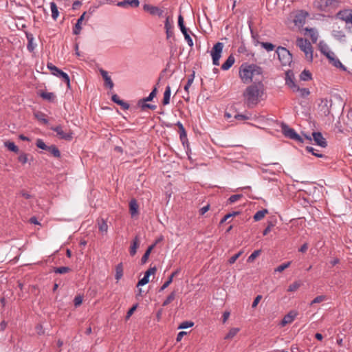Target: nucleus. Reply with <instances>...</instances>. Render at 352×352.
<instances>
[{
  "mask_svg": "<svg viewBox=\"0 0 352 352\" xmlns=\"http://www.w3.org/2000/svg\"><path fill=\"white\" fill-rule=\"evenodd\" d=\"M312 135L317 145L322 148H326L327 146V142L320 132H314Z\"/></svg>",
  "mask_w": 352,
  "mask_h": 352,
  "instance_id": "4468645a",
  "label": "nucleus"
},
{
  "mask_svg": "<svg viewBox=\"0 0 352 352\" xmlns=\"http://www.w3.org/2000/svg\"><path fill=\"white\" fill-rule=\"evenodd\" d=\"M38 95L41 96L43 100L50 102H54L56 99V96L53 92H48L47 91L41 90L38 92Z\"/></svg>",
  "mask_w": 352,
  "mask_h": 352,
  "instance_id": "dca6fc26",
  "label": "nucleus"
},
{
  "mask_svg": "<svg viewBox=\"0 0 352 352\" xmlns=\"http://www.w3.org/2000/svg\"><path fill=\"white\" fill-rule=\"evenodd\" d=\"M4 145L8 150L14 153H19V148L13 142H6Z\"/></svg>",
  "mask_w": 352,
  "mask_h": 352,
  "instance_id": "58836bf2",
  "label": "nucleus"
},
{
  "mask_svg": "<svg viewBox=\"0 0 352 352\" xmlns=\"http://www.w3.org/2000/svg\"><path fill=\"white\" fill-rule=\"evenodd\" d=\"M175 296L176 294L175 292H171L166 298V299L164 301L163 306H166L169 303H170L175 299Z\"/></svg>",
  "mask_w": 352,
  "mask_h": 352,
  "instance_id": "603ef678",
  "label": "nucleus"
},
{
  "mask_svg": "<svg viewBox=\"0 0 352 352\" xmlns=\"http://www.w3.org/2000/svg\"><path fill=\"white\" fill-rule=\"evenodd\" d=\"M51 129L55 131L60 139L70 141L73 138V133L70 130L65 131L61 126L52 127Z\"/></svg>",
  "mask_w": 352,
  "mask_h": 352,
  "instance_id": "1a4fd4ad",
  "label": "nucleus"
},
{
  "mask_svg": "<svg viewBox=\"0 0 352 352\" xmlns=\"http://www.w3.org/2000/svg\"><path fill=\"white\" fill-rule=\"evenodd\" d=\"M108 230V226L105 221L102 220L99 224V230L102 232H107Z\"/></svg>",
  "mask_w": 352,
  "mask_h": 352,
  "instance_id": "680f3d73",
  "label": "nucleus"
},
{
  "mask_svg": "<svg viewBox=\"0 0 352 352\" xmlns=\"http://www.w3.org/2000/svg\"><path fill=\"white\" fill-rule=\"evenodd\" d=\"M157 91V87H154V89L149 94L148 96L142 98L138 101L135 108L141 109L142 110H144L145 109H156V105L148 103V102L152 101L153 99L156 96Z\"/></svg>",
  "mask_w": 352,
  "mask_h": 352,
  "instance_id": "7ed1b4c3",
  "label": "nucleus"
},
{
  "mask_svg": "<svg viewBox=\"0 0 352 352\" xmlns=\"http://www.w3.org/2000/svg\"><path fill=\"white\" fill-rule=\"evenodd\" d=\"M248 108H254L264 99L265 87L262 82H254L247 87L244 93Z\"/></svg>",
  "mask_w": 352,
  "mask_h": 352,
  "instance_id": "f257e3e1",
  "label": "nucleus"
},
{
  "mask_svg": "<svg viewBox=\"0 0 352 352\" xmlns=\"http://www.w3.org/2000/svg\"><path fill=\"white\" fill-rule=\"evenodd\" d=\"M306 150L311 153L312 155H315L316 157H323V155L317 152L316 151V149L314 148H313L312 146H307L306 147Z\"/></svg>",
  "mask_w": 352,
  "mask_h": 352,
  "instance_id": "13d9d810",
  "label": "nucleus"
},
{
  "mask_svg": "<svg viewBox=\"0 0 352 352\" xmlns=\"http://www.w3.org/2000/svg\"><path fill=\"white\" fill-rule=\"evenodd\" d=\"M123 276V265L122 263H120L118 264L116 267V274L115 278L117 281L120 280Z\"/></svg>",
  "mask_w": 352,
  "mask_h": 352,
  "instance_id": "c85d7f7f",
  "label": "nucleus"
},
{
  "mask_svg": "<svg viewBox=\"0 0 352 352\" xmlns=\"http://www.w3.org/2000/svg\"><path fill=\"white\" fill-rule=\"evenodd\" d=\"M140 5L139 0H124L122 1H119L117 3V6L122 8H126L127 6H130L132 8H137Z\"/></svg>",
  "mask_w": 352,
  "mask_h": 352,
  "instance_id": "f3484780",
  "label": "nucleus"
},
{
  "mask_svg": "<svg viewBox=\"0 0 352 352\" xmlns=\"http://www.w3.org/2000/svg\"><path fill=\"white\" fill-rule=\"evenodd\" d=\"M268 212L267 209H263L257 211L254 215V219L255 221H258L264 218L265 215Z\"/></svg>",
  "mask_w": 352,
  "mask_h": 352,
  "instance_id": "f704fd0d",
  "label": "nucleus"
},
{
  "mask_svg": "<svg viewBox=\"0 0 352 352\" xmlns=\"http://www.w3.org/2000/svg\"><path fill=\"white\" fill-rule=\"evenodd\" d=\"M241 254V252H239L237 254H235L234 255L231 256L228 261L229 263L233 264L234 263H235V261L237 260V258L240 256Z\"/></svg>",
  "mask_w": 352,
  "mask_h": 352,
  "instance_id": "774afa93",
  "label": "nucleus"
},
{
  "mask_svg": "<svg viewBox=\"0 0 352 352\" xmlns=\"http://www.w3.org/2000/svg\"><path fill=\"white\" fill-rule=\"evenodd\" d=\"M225 117L228 119L232 117V115L228 112L226 111ZM233 117L235 120L241 122H245L246 120H252L254 119L255 116H253L251 111H243L241 113H234Z\"/></svg>",
  "mask_w": 352,
  "mask_h": 352,
  "instance_id": "6e6552de",
  "label": "nucleus"
},
{
  "mask_svg": "<svg viewBox=\"0 0 352 352\" xmlns=\"http://www.w3.org/2000/svg\"><path fill=\"white\" fill-rule=\"evenodd\" d=\"M235 58L232 54H230L227 60L222 64L221 65V69L222 70H228L229 69L232 65L234 63Z\"/></svg>",
  "mask_w": 352,
  "mask_h": 352,
  "instance_id": "4be33fe9",
  "label": "nucleus"
},
{
  "mask_svg": "<svg viewBox=\"0 0 352 352\" xmlns=\"http://www.w3.org/2000/svg\"><path fill=\"white\" fill-rule=\"evenodd\" d=\"M300 79L303 81H307L311 79V74L308 70H303L300 74Z\"/></svg>",
  "mask_w": 352,
  "mask_h": 352,
  "instance_id": "a19ab883",
  "label": "nucleus"
},
{
  "mask_svg": "<svg viewBox=\"0 0 352 352\" xmlns=\"http://www.w3.org/2000/svg\"><path fill=\"white\" fill-rule=\"evenodd\" d=\"M298 316V312L295 310L290 311L286 314L280 322V325L285 327L287 324L292 323Z\"/></svg>",
  "mask_w": 352,
  "mask_h": 352,
  "instance_id": "ddd939ff",
  "label": "nucleus"
},
{
  "mask_svg": "<svg viewBox=\"0 0 352 352\" xmlns=\"http://www.w3.org/2000/svg\"><path fill=\"white\" fill-rule=\"evenodd\" d=\"M53 156L56 157H60V152L55 145H51L48 146L47 149Z\"/></svg>",
  "mask_w": 352,
  "mask_h": 352,
  "instance_id": "c9c22d12",
  "label": "nucleus"
},
{
  "mask_svg": "<svg viewBox=\"0 0 352 352\" xmlns=\"http://www.w3.org/2000/svg\"><path fill=\"white\" fill-rule=\"evenodd\" d=\"M140 241L138 236H135L131 242L130 247V254L134 256L137 252V249L139 247Z\"/></svg>",
  "mask_w": 352,
  "mask_h": 352,
  "instance_id": "393cba45",
  "label": "nucleus"
},
{
  "mask_svg": "<svg viewBox=\"0 0 352 352\" xmlns=\"http://www.w3.org/2000/svg\"><path fill=\"white\" fill-rule=\"evenodd\" d=\"M280 128L282 133L285 137L300 142H303L302 138L294 131V129L290 128L287 124L281 123Z\"/></svg>",
  "mask_w": 352,
  "mask_h": 352,
  "instance_id": "423d86ee",
  "label": "nucleus"
},
{
  "mask_svg": "<svg viewBox=\"0 0 352 352\" xmlns=\"http://www.w3.org/2000/svg\"><path fill=\"white\" fill-rule=\"evenodd\" d=\"M308 16V12L300 10L298 12L294 18V23L298 27H302L305 23L306 18Z\"/></svg>",
  "mask_w": 352,
  "mask_h": 352,
  "instance_id": "9d476101",
  "label": "nucleus"
},
{
  "mask_svg": "<svg viewBox=\"0 0 352 352\" xmlns=\"http://www.w3.org/2000/svg\"><path fill=\"white\" fill-rule=\"evenodd\" d=\"M27 38H28L27 49L28 50L29 52H32L34 50L36 45L34 44V43H33L34 38L32 34L28 35Z\"/></svg>",
  "mask_w": 352,
  "mask_h": 352,
  "instance_id": "72a5a7b5",
  "label": "nucleus"
},
{
  "mask_svg": "<svg viewBox=\"0 0 352 352\" xmlns=\"http://www.w3.org/2000/svg\"><path fill=\"white\" fill-rule=\"evenodd\" d=\"M193 325H194V322L192 321H184L179 325L178 329H184L190 328V327H193Z\"/></svg>",
  "mask_w": 352,
  "mask_h": 352,
  "instance_id": "8fccbe9b",
  "label": "nucleus"
},
{
  "mask_svg": "<svg viewBox=\"0 0 352 352\" xmlns=\"http://www.w3.org/2000/svg\"><path fill=\"white\" fill-rule=\"evenodd\" d=\"M35 117L43 124H46L48 120L45 118V116L42 111H36L34 114Z\"/></svg>",
  "mask_w": 352,
  "mask_h": 352,
  "instance_id": "79ce46f5",
  "label": "nucleus"
},
{
  "mask_svg": "<svg viewBox=\"0 0 352 352\" xmlns=\"http://www.w3.org/2000/svg\"><path fill=\"white\" fill-rule=\"evenodd\" d=\"M177 125L179 127L180 139L182 141H184V140L186 139V137H187L185 129H184L183 124L180 122H178L177 123Z\"/></svg>",
  "mask_w": 352,
  "mask_h": 352,
  "instance_id": "ea45409f",
  "label": "nucleus"
},
{
  "mask_svg": "<svg viewBox=\"0 0 352 352\" xmlns=\"http://www.w3.org/2000/svg\"><path fill=\"white\" fill-rule=\"evenodd\" d=\"M292 90L294 92H299L300 95L302 97L307 96L310 94L309 90L307 88H300L297 85L296 86V88H294Z\"/></svg>",
  "mask_w": 352,
  "mask_h": 352,
  "instance_id": "e433bc0d",
  "label": "nucleus"
},
{
  "mask_svg": "<svg viewBox=\"0 0 352 352\" xmlns=\"http://www.w3.org/2000/svg\"><path fill=\"white\" fill-rule=\"evenodd\" d=\"M36 145L38 148L43 150H47L48 148V146H47L41 139H38L36 140Z\"/></svg>",
  "mask_w": 352,
  "mask_h": 352,
  "instance_id": "bf43d9fd",
  "label": "nucleus"
},
{
  "mask_svg": "<svg viewBox=\"0 0 352 352\" xmlns=\"http://www.w3.org/2000/svg\"><path fill=\"white\" fill-rule=\"evenodd\" d=\"M263 69L255 64L243 63L239 69V76L244 83L250 82L253 78L258 76L255 80L262 82Z\"/></svg>",
  "mask_w": 352,
  "mask_h": 352,
  "instance_id": "f03ea898",
  "label": "nucleus"
},
{
  "mask_svg": "<svg viewBox=\"0 0 352 352\" xmlns=\"http://www.w3.org/2000/svg\"><path fill=\"white\" fill-rule=\"evenodd\" d=\"M180 30H181L182 33L183 34L184 38L186 41L188 45L190 47H192L193 46V41L188 33L189 30L186 28H185L184 30L182 29Z\"/></svg>",
  "mask_w": 352,
  "mask_h": 352,
  "instance_id": "c756f323",
  "label": "nucleus"
},
{
  "mask_svg": "<svg viewBox=\"0 0 352 352\" xmlns=\"http://www.w3.org/2000/svg\"><path fill=\"white\" fill-rule=\"evenodd\" d=\"M138 204L135 199H133L129 202V211L132 217L138 214Z\"/></svg>",
  "mask_w": 352,
  "mask_h": 352,
  "instance_id": "6ab92c4d",
  "label": "nucleus"
},
{
  "mask_svg": "<svg viewBox=\"0 0 352 352\" xmlns=\"http://www.w3.org/2000/svg\"><path fill=\"white\" fill-rule=\"evenodd\" d=\"M157 271V267L155 266L150 267L148 270H146L144 273L145 276H148V278L150 276L154 274Z\"/></svg>",
  "mask_w": 352,
  "mask_h": 352,
  "instance_id": "0e129e2a",
  "label": "nucleus"
},
{
  "mask_svg": "<svg viewBox=\"0 0 352 352\" xmlns=\"http://www.w3.org/2000/svg\"><path fill=\"white\" fill-rule=\"evenodd\" d=\"M138 304L134 305L126 313V318L129 319L138 307Z\"/></svg>",
  "mask_w": 352,
  "mask_h": 352,
  "instance_id": "69168bd1",
  "label": "nucleus"
},
{
  "mask_svg": "<svg viewBox=\"0 0 352 352\" xmlns=\"http://www.w3.org/2000/svg\"><path fill=\"white\" fill-rule=\"evenodd\" d=\"M169 19V16H167L164 23V28L166 29L167 38H169L173 34V32L171 30V29L173 28V25H171Z\"/></svg>",
  "mask_w": 352,
  "mask_h": 352,
  "instance_id": "b1692460",
  "label": "nucleus"
},
{
  "mask_svg": "<svg viewBox=\"0 0 352 352\" xmlns=\"http://www.w3.org/2000/svg\"><path fill=\"white\" fill-rule=\"evenodd\" d=\"M332 36L340 42L345 41V34L341 30H333Z\"/></svg>",
  "mask_w": 352,
  "mask_h": 352,
  "instance_id": "bb28decb",
  "label": "nucleus"
},
{
  "mask_svg": "<svg viewBox=\"0 0 352 352\" xmlns=\"http://www.w3.org/2000/svg\"><path fill=\"white\" fill-rule=\"evenodd\" d=\"M285 85L292 89L296 88V85L294 82V74L292 70L289 69L285 72Z\"/></svg>",
  "mask_w": 352,
  "mask_h": 352,
  "instance_id": "2eb2a0df",
  "label": "nucleus"
},
{
  "mask_svg": "<svg viewBox=\"0 0 352 352\" xmlns=\"http://www.w3.org/2000/svg\"><path fill=\"white\" fill-rule=\"evenodd\" d=\"M87 15V12H84L82 14L78 19L77 22L75 25V27L73 30V34L75 35H78L80 33L82 30L81 24L82 21L85 19V16Z\"/></svg>",
  "mask_w": 352,
  "mask_h": 352,
  "instance_id": "a211bd4d",
  "label": "nucleus"
},
{
  "mask_svg": "<svg viewBox=\"0 0 352 352\" xmlns=\"http://www.w3.org/2000/svg\"><path fill=\"white\" fill-rule=\"evenodd\" d=\"M70 270L68 267H59L54 268V272L56 274H65L69 272Z\"/></svg>",
  "mask_w": 352,
  "mask_h": 352,
  "instance_id": "6e6d98bb",
  "label": "nucleus"
},
{
  "mask_svg": "<svg viewBox=\"0 0 352 352\" xmlns=\"http://www.w3.org/2000/svg\"><path fill=\"white\" fill-rule=\"evenodd\" d=\"M261 252V250H255L248 257V262H252L254 261V259L258 256L260 255Z\"/></svg>",
  "mask_w": 352,
  "mask_h": 352,
  "instance_id": "3c124183",
  "label": "nucleus"
},
{
  "mask_svg": "<svg viewBox=\"0 0 352 352\" xmlns=\"http://www.w3.org/2000/svg\"><path fill=\"white\" fill-rule=\"evenodd\" d=\"M155 247V244H152L147 248V250H146L145 253L144 254V255L142 256V257L141 258L142 264H145L147 262L148 257L150 256V254Z\"/></svg>",
  "mask_w": 352,
  "mask_h": 352,
  "instance_id": "cd10ccee",
  "label": "nucleus"
},
{
  "mask_svg": "<svg viewBox=\"0 0 352 352\" xmlns=\"http://www.w3.org/2000/svg\"><path fill=\"white\" fill-rule=\"evenodd\" d=\"M261 47L264 48L267 52H272L274 50L275 45L268 42L260 43Z\"/></svg>",
  "mask_w": 352,
  "mask_h": 352,
  "instance_id": "c03bdc74",
  "label": "nucleus"
},
{
  "mask_svg": "<svg viewBox=\"0 0 352 352\" xmlns=\"http://www.w3.org/2000/svg\"><path fill=\"white\" fill-rule=\"evenodd\" d=\"M149 282V278L148 276H145L144 275L143 278H141L137 285V287L143 286L147 284Z\"/></svg>",
  "mask_w": 352,
  "mask_h": 352,
  "instance_id": "e2e57ef3",
  "label": "nucleus"
},
{
  "mask_svg": "<svg viewBox=\"0 0 352 352\" xmlns=\"http://www.w3.org/2000/svg\"><path fill=\"white\" fill-rule=\"evenodd\" d=\"M318 47L320 52L324 54L328 59H332L334 53L331 52L326 43L323 41H320Z\"/></svg>",
  "mask_w": 352,
  "mask_h": 352,
  "instance_id": "f8f14e48",
  "label": "nucleus"
},
{
  "mask_svg": "<svg viewBox=\"0 0 352 352\" xmlns=\"http://www.w3.org/2000/svg\"><path fill=\"white\" fill-rule=\"evenodd\" d=\"M329 61L333 64V65L337 68H340L343 71H346V67L340 62V60L335 58L334 56H332V59H329Z\"/></svg>",
  "mask_w": 352,
  "mask_h": 352,
  "instance_id": "7c9ffc66",
  "label": "nucleus"
},
{
  "mask_svg": "<svg viewBox=\"0 0 352 352\" xmlns=\"http://www.w3.org/2000/svg\"><path fill=\"white\" fill-rule=\"evenodd\" d=\"M143 9L144 11L148 12L151 15H157L158 16H162L163 15L164 11L161 8L154 6L150 4H144L143 6Z\"/></svg>",
  "mask_w": 352,
  "mask_h": 352,
  "instance_id": "9b49d317",
  "label": "nucleus"
},
{
  "mask_svg": "<svg viewBox=\"0 0 352 352\" xmlns=\"http://www.w3.org/2000/svg\"><path fill=\"white\" fill-rule=\"evenodd\" d=\"M57 77H59V78H61L63 81L67 83V85L68 86H69L70 85V79H69V77L68 76V74L64 72H63L62 70L60 71V72L58 74V75L56 76Z\"/></svg>",
  "mask_w": 352,
  "mask_h": 352,
  "instance_id": "37998d69",
  "label": "nucleus"
},
{
  "mask_svg": "<svg viewBox=\"0 0 352 352\" xmlns=\"http://www.w3.org/2000/svg\"><path fill=\"white\" fill-rule=\"evenodd\" d=\"M278 58L282 65H290L292 62V55L285 47L279 46L276 50Z\"/></svg>",
  "mask_w": 352,
  "mask_h": 352,
  "instance_id": "39448f33",
  "label": "nucleus"
},
{
  "mask_svg": "<svg viewBox=\"0 0 352 352\" xmlns=\"http://www.w3.org/2000/svg\"><path fill=\"white\" fill-rule=\"evenodd\" d=\"M194 78H195V72H192V73L188 76L187 82L184 86V90L186 91H188L189 87L191 86L192 83L193 82Z\"/></svg>",
  "mask_w": 352,
  "mask_h": 352,
  "instance_id": "a18cd8bd",
  "label": "nucleus"
},
{
  "mask_svg": "<svg viewBox=\"0 0 352 352\" xmlns=\"http://www.w3.org/2000/svg\"><path fill=\"white\" fill-rule=\"evenodd\" d=\"M296 45L305 53L307 59L311 62L313 60V48L310 42L307 39L298 38Z\"/></svg>",
  "mask_w": 352,
  "mask_h": 352,
  "instance_id": "20e7f679",
  "label": "nucleus"
},
{
  "mask_svg": "<svg viewBox=\"0 0 352 352\" xmlns=\"http://www.w3.org/2000/svg\"><path fill=\"white\" fill-rule=\"evenodd\" d=\"M240 214L239 211H234L232 212L228 213L226 214L220 221V223L222 224L225 223L228 219H230L232 217L237 216Z\"/></svg>",
  "mask_w": 352,
  "mask_h": 352,
  "instance_id": "49530a36",
  "label": "nucleus"
},
{
  "mask_svg": "<svg viewBox=\"0 0 352 352\" xmlns=\"http://www.w3.org/2000/svg\"><path fill=\"white\" fill-rule=\"evenodd\" d=\"M50 9H51V12H52V19L54 20H56L59 15V12L58 10L57 6L54 2L50 3Z\"/></svg>",
  "mask_w": 352,
  "mask_h": 352,
  "instance_id": "473e14b6",
  "label": "nucleus"
},
{
  "mask_svg": "<svg viewBox=\"0 0 352 352\" xmlns=\"http://www.w3.org/2000/svg\"><path fill=\"white\" fill-rule=\"evenodd\" d=\"M18 160L22 164H26L28 162V155L25 153H21L18 157Z\"/></svg>",
  "mask_w": 352,
  "mask_h": 352,
  "instance_id": "864d4df0",
  "label": "nucleus"
},
{
  "mask_svg": "<svg viewBox=\"0 0 352 352\" xmlns=\"http://www.w3.org/2000/svg\"><path fill=\"white\" fill-rule=\"evenodd\" d=\"M240 331L239 328H232L230 329L229 332L225 336V340H230L233 338Z\"/></svg>",
  "mask_w": 352,
  "mask_h": 352,
  "instance_id": "4c0bfd02",
  "label": "nucleus"
},
{
  "mask_svg": "<svg viewBox=\"0 0 352 352\" xmlns=\"http://www.w3.org/2000/svg\"><path fill=\"white\" fill-rule=\"evenodd\" d=\"M319 107L320 110H329L332 108L331 101L328 100L327 99L322 100Z\"/></svg>",
  "mask_w": 352,
  "mask_h": 352,
  "instance_id": "2f4dec72",
  "label": "nucleus"
},
{
  "mask_svg": "<svg viewBox=\"0 0 352 352\" xmlns=\"http://www.w3.org/2000/svg\"><path fill=\"white\" fill-rule=\"evenodd\" d=\"M223 48V44L221 42L217 43L211 50L212 64L215 66L219 65V59Z\"/></svg>",
  "mask_w": 352,
  "mask_h": 352,
  "instance_id": "0eeeda50",
  "label": "nucleus"
},
{
  "mask_svg": "<svg viewBox=\"0 0 352 352\" xmlns=\"http://www.w3.org/2000/svg\"><path fill=\"white\" fill-rule=\"evenodd\" d=\"M242 197H243V195L241 194L231 195L229 197L228 202V204H233V203L237 201L238 200H239Z\"/></svg>",
  "mask_w": 352,
  "mask_h": 352,
  "instance_id": "4d7b16f0",
  "label": "nucleus"
},
{
  "mask_svg": "<svg viewBox=\"0 0 352 352\" xmlns=\"http://www.w3.org/2000/svg\"><path fill=\"white\" fill-rule=\"evenodd\" d=\"M300 286V284L298 283V282H294V283L291 284L288 289H287V291L288 292H294L296 290H297Z\"/></svg>",
  "mask_w": 352,
  "mask_h": 352,
  "instance_id": "052dcab7",
  "label": "nucleus"
},
{
  "mask_svg": "<svg viewBox=\"0 0 352 352\" xmlns=\"http://www.w3.org/2000/svg\"><path fill=\"white\" fill-rule=\"evenodd\" d=\"M47 67L51 71L52 74L54 75V76H57L58 74L60 72V69H58L57 67H56L55 65H54L52 63H48L47 65Z\"/></svg>",
  "mask_w": 352,
  "mask_h": 352,
  "instance_id": "de8ad7c7",
  "label": "nucleus"
},
{
  "mask_svg": "<svg viewBox=\"0 0 352 352\" xmlns=\"http://www.w3.org/2000/svg\"><path fill=\"white\" fill-rule=\"evenodd\" d=\"M82 302V297L81 296H77L74 298V303L75 307H78Z\"/></svg>",
  "mask_w": 352,
  "mask_h": 352,
  "instance_id": "338daca9",
  "label": "nucleus"
},
{
  "mask_svg": "<svg viewBox=\"0 0 352 352\" xmlns=\"http://www.w3.org/2000/svg\"><path fill=\"white\" fill-rule=\"evenodd\" d=\"M291 265V261H288L287 263H283L281 265H280L279 266H278L276 269H275V272H283V270H285L286 268L289 267Z\"/></svg>",
  "mask_w": 352,
  "mask_h": 352,
  "instance_id": "5fc2aeb1",
  "label": "nucleus"
},
{
  "mask_svg": "<svg viewBox=\"0 0 352 352\" xmlns=\"http://www.w3.org/2000/svg\"><path fill=\"white\" fill-rule=\"evenodd\" d=\"M170 87L169 85L166 86L165 89V91L164 93V98L162 100V103L164 105H166L169 104L170 102Z\"/></svg>",
  "mask_w": 352,
  "mask_h": 352,
  "instance_id": "a878e982",
  "label": "nucleus"
},
{
  "mask_svg": "<svg viewBox=\"0 0 352 352\" xmlns=\"http://www.w3.org/2000/svg\"><path fill=\"white\" fill-rule=\"evenodd\" d=\"M112 100L121 106V107L122 109H124V110H128L130 107V105L129 103H127L126 102H124V100H120V98L118 97V96L117 94H113L112 96Z\"/></svg>",
  "mask_w": 352,
  "mask_h": 352,
  "instance_id": "aec40b11",
  "label": "nucleus"
},
{
  "mask_svg": "<svg viewBox=\"0 0 352 352\" xmlns=\"http://www.w3.org/2000/svg\"><path fill=\"white\" fill-rule=\"evenodd\" d=\"M305 30L308 33L310 36L311 41L314 43H316L318 38V31L313 28H306Z\"/></svg>",
  "mask_w": 352,
  "mask_h": 352,
  "instance_id": "412c9836",
  "label": "nucleus"
},
{
  "mask_svg": "<svg viewBox=\"0 0 352 352\" xmlns=\"http://www.w3.org/2000/svg\"><path fill=\"white\" fill-rule=\"evenodd\" d=\"M179 272V270H175L174 272H173L170 276L168 277V280L163 284V285L160 287V292L164 291L166 287L169 286L170 284L173 282V278L177 276Z\"/></svg>",
  "mask_w": 352,
  "mask_h": 352,
  "instance_id": "5701e85b",
  "label": "nucleus"
},
{
  "mask_svg": "<svg viewBox=\"0 0 352 352\" xmlns=\"http://www.w3.org/2000/svg\"><path fill=\"white\" fill-rule=\"evenodd\" d=\"M327 299V298L324 295L318 296L310 302V305L311 306L314 304L320 303L322 301L326 300Z\"/></svg>",
  "mask_w": 352,
  "mask_h": 352,
  "instance_id": "09e8293b",
  "label": "nucleus"
}]
</instances>
